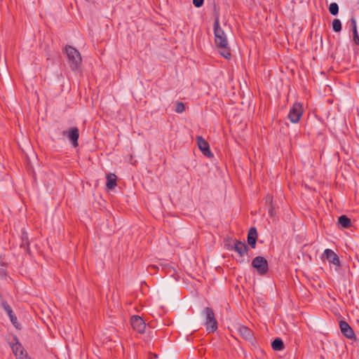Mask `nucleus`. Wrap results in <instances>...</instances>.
Returning <instances> with one entry per match:
<instances>
[{
	"label": "nucleus",
	"instance_id": "1",
	"mask_svg": "<svg viewBox=\"0 0 359 359\" xmlns=\"http://www.w3.org/2000/svg\"><path fill=\"white\" fill-rule=\"evenodd\" d=\"M215 41L217 47L219 49V53L226 59H230L231 54L229 43L224 30L219 27L218 20L214 23Z\"/></svg>",
	"mask_w": 359,
	"mask_h": 359
},
{
	"label": "nucleus",
	"instance_id": "2",
	"mask_svg": "<svg viewBox=\"0 0 359 359\" xmlns=\"http://www.w3.org/2000/svg\"><path fill=\"white\" fill-rule=\"evenodd\" d=\"M65 51L71 69L72 70L78 69L82 60L80 53L76 48L70 46H66Z\"/></svg>",
	"mask_w": 359,
	"mask_h": 359
},
{
	"label": "nucleus",
	"instance_id": "3",
	"mask_svg": "<svg viewBox=\"0 0 359 359\" xmlns=\"http://www.w3.org/2000/svg\"><path fill=\"white\" fill-rule=\"evenodd\" d=\"M202 315L205 318L206 330L208 332H215L217 329V323L212 309L210 307H205L202 311Z\"/></svg>",
	"mask_w": 359,
	"mask_h": 359
},
{
	"label": "nucleus",
	"instance_id": "4",
	"mask_svg": "<svg viewBox=\"0 0 359 359\" xmlns=\"http://www.w3.org/2000/svg\"><path fill=\"white\" fill-rule=\"evenodd\" d=\"M252 266L257 273L261 275H265L269 271V264L267 260L261 256H257L253 259Z\"/></svg>",
	"mask_w": 359,
	"mask_h": 359
},
{
	"label": "nucleus",
	"instance_id": "5",
	"mask_svg": "<svg viewBox=\"0 0 359 359\" xmlns=\"http://www.w3.org/2000/svg\"><path fill=\"white\" fill-rule=\"evenodd\" d=\"M302 114L303 110L302 104L299 102H295L290 110L288 118L292 123H296L299 121Z\"/></svg>",
	"mask_w": 359,
	"mask_h": 359
},
{
	"label": "nucleus",
	"instance_id": "6",
	"mask_svg": "<svg viewBox=\"0 0 359 359\" xmlns=\"http://www.w3.org/2000/svg\"><path fill=\"white\" fill-rule=\"evenodd\" d=\"M130 323L133 329L136 332L142 334L145 331L146 324L143 319L139 316H133L130 318Z\"/></svg>",
	"mask_w": 359,
	"mask_h": 359
},
{
	"label": "nucleus",
	"instance_id": "7",
	"mask_svg": "<svg viewBox=\"0 0 359 359\" xmlns=\"http://www.w3.org/2000/svg\"><path fill=\"white\" fill-rule=\"evenodd\" d=\"M63 135H67L68 137L74 147H76L78 146L79 132V129L76 127L71 128L68 130H64Z\"/></svg>",
	"mask_w": 359,
	"mask_h": 359
},
{
	"label": "nucleus",
	"instance_id": "8",
	"mask_svg": "<svg viewBox=\"0 0 359 359\" xmlns=\"http://www.w3.org/2000/svg\"><path fill=\"white\" fill-rule=\"evenodd\" d=\"M339 328L342 334L349 339H355V336L353 329L344 320H340Z\"/></svg>",
	"mask_w": 359,
	"mask_h": 359
},
{
	"label": "nucleus",
	"instance_id": "9",
	"mask_svg": "<svg viewBox=\"0 0 359 359\" xmlns=\"http://www.w3.org/2000/svg\"><path fill=\"white\" fill-rule=\"evenodd\" d=\"M229 249L237 252L241 257L247 255L248 251L247 245L245 243L237 240L233 241V245Z\"/></svg>",
	"mask_w": 359,
	"mask_h": 359
},
{
	"label": "nucleus",
	"instance_id": "10",
	"mask_svg": "<svg viewBox=\"0 0 359 359\" xmlns=\"http://www.w3.org/2000/svg\"><path fill=\"white\" fill-rule=\"evenodd\" d=\"M196 140L198 147L199 149L203 152V154L208 157L212 156V154L210 150L208 142L206 140H205L201 136H198L196 137Z\"/></svg>",
	"mask_w": 359,
	"mask_h": 359
},
{
	"label": "nucleus",
	"instance_id": "11",
	"mask_svg": "<svg viewBox=\"0 0 359 359\" xmlns=\"http://www.w3.org/2000/svg\"><path fill=\"white\" fill-rule=\"evenodd\" d=\"M238 332L243 339L250 341L251 344L253 343L255 339L254 334L252 330L248 327L241 325L238 329Z\"/></svg>",
	"mask_w": 359,
	"mask_h": 359
},
{
	"label": "nucleus",
	"instance_id": "12",
	"mask_svg": "<svg viewBox=\"0 0 359 359\" xmlns=\"http://www.w3.org/2000/svg\"><path fill=\"white\" fill-rule=\"evenodd\" d=\"M324 256L330 263L333 264L337 266H340L339 259L333 250L330 249H326L324 251Z\"/></svg>",
	"mask_w": 359,
	"mask_h": 359
},
{
	"label": "nucleus",
	"instance_id": "13",
	"mask_svg": "<svg viewBox=\"0 0 359 359\" xmlns=\"http://www.w3.org/2000/svg\"><path fill=\"white\" fill-rule=\"evenodd\" d=\"M257 239V233L255 227H252L248 231V243L252 248H255Z\"/></svg>",
	"mask_w": 359,
	"mask_h": 359
},
{
	"label": "nucleus",
	"instance_id": "14",
	"mask_svg": "<svg viewBox=\"0 0 359 359\" xmlns=\"http://www.w3.org/2000/svg\"><path fill=\"white\" fill-rule=\"evenodd\" d=\"M9 344L12 348L13 353H14V355L15 356H16V354L22 353V351L24 350L23 346L19 342V341L16 337H14L13 338V341L9 342Z\"/></svg>",
	"mask_w": 359,
	"mask_h": 359
},
{
	"label": "nucleus",
	"instance_id": "15",
	"mask_svg": "<svg viewBox=\"0 0 359 359\" xmlns=\"http://www.w3.org/2000/svg\"><path fill=\"white\" fill-rule=\"evenodd\" d=\"M106 186L109 189H113L116 186V176L113 173L107 175Z\"/></svg>",
	"mask_w": 359,
	"mask_h": 359
},
{
	"label": "nucleus",
	"instance_id": "16",
	"mask_svg": "<svg viewBox=\"0 0 359 359\" xmlns=\"http://www.w3.org/2000/svg\"><path fill=\"white\" fill-rule=\"evenodd\" d=\"M351 219L346 215H341L338 219V224L341 228H348L351 226Z\"/></svg>",
	"mask_w": 359,
	"mask_h": 359
},
{
	"label": "nucleus",
	"instance_id": "17",
	"mask_svg": "<svg viewBox=\"0 0 359 359\" xmlns=\"http://www.w3.org/2000/svg\"><path fill=\"white\" fill-rule=\"evenodd\" d=\"M271 346L275 351H281L284 348V344L280 338H276L272 341Z\"/></svg>",
	"mask_w": 359,
	"mask_h": 359
},
{
	"label": "nucleus",
	"instance_id": "18",
	"mask_svg": "<svg viewBox=\"0 0 359 359\" xmlns=\"http://www.w3.org/2000/svg\"><path fill=\"white\" fill-rule=\"evenodd\" d=\"M329 11L332 15H336L339 13V6L337 3H332L329 6Z\"/></svg>",
	"mask_w": 359,
	"mask_h": 359
},
{
	"label": "nucleus",
	"instance_id": "19",
	"mask_svg": "<svg viewBox=\"0 0 359 359\" xmlns=\"http://www.w3.org/2000/svg\"><path fill=\"white\" fill-rule=\"evenodd\" d=\"M332 29L335 32H339L341 29V22L339 19H334L332 22Z\"/></svg>",
	"mask_w": 359,
	"mask_h": 359
},
{
	"label": "nucleus",
	"instance_id": "20",
	"mask_svg": "<svg viewBox=\"0 0 359 359\" xmlns=\"http://www.w3.org/2000/svg\"><path fill=\"white\" fill-rule=\"evenodd\" d=\"M6 263L2 261L1 257H0V278H4L6 276Z\"/></svg>",
	"mask_w": 359,
	"mask_h": 359
},
{
	"label": "nucleus",
	"instance_id": "21",
	"mask_svg": "<svg viewBox=\"0 0 359 359\" xmlns=\"http://www.w3.org/2000/svg\"><path fill=\"white\" fill-rule=\"evenodd\" d=\"M1 306L4 308L5 311L8 313V315H11V313H13L11 307L9 306V304L6 302L2 301Z\"/></svg>",
	"mask_w": 359,
	"mask_h": 359
},
{
	"label": "nucleus",
	"instance_id": "22",
	"mask_svg": "<svg viewBox=\"0 0 359 359\" xmlns=\"http://www.w3.org/2000/svg\"><path fill=\"white\" fill-rule=\"evenodd\" d=\"M22 243L20 245V247H28V236L27 233H22Z\"/></svg>",
	"mask_w": 359,
	"mask_h": 359
},
{
	"label": "nucleus",
	"instance_id": "23",
	"mask_svg": "<svg viewBox=\"0 0 359 359\" xmlns=\"http://www.w3.org/2000/svg\"><path fill=\"white\" fill-rule=\"evenodd\" d=\"M184 109H185L184 104L181 102H178L176 104V109H175L176 112L182 113L184 111Z\"/></svg>",
	"mask_w": 359,
	"mask_h": 359
},
{
	"label": "nucleus",
	"instance_id": "24",
	"mask_svg": "<svg viewBox=\"0 0 359 359\" xmlns=\"http://www.w3.org/2000/svg\"><path fill=\"white\" fill-rule=\"evenodd\" d=\"M16 359H30L25 349L18 354H16Z\"/></svg>",
	"mask_w": 359,
	"mask_h": 359
},
{
	"label": "nucleus",
	"instance_id": "25",
	"mask_svg": "<svg viewBox=\"0 0 359 359\" xmlns=\"http://www.w3.org/2000/svg\"><path fill=\"white\" fill-rule=\"evenodd\" d=\"M353 41H354L356 45L359 46V36L358 34L357 27H355V29H353Z\"/></svg>",
	"mask_w": 359,
	"mask_h": 359
},
{
	"label": "nucleus",
	"instance_id": "26",
	"mask_svg": "<svg viewBox=\"0 0 359 359\" xmlns=\"http://www.w3.org/2000/svg\"><path fill=\"white\" fill-rule=\"evenodd\" d=\"M9 318H10V320L11 321V323H13V325L14 326H15L16 327H18V320H17V318L16 316H15V314L13 313H11V315H8Z\"/></svg>",
	"mask_w": 359,
	"mask_h": 359
},
{
	"label": "nucleus",
	"instance_id": "27",
	"mask_svg": "<svg viewBox=\"0 0 359 359\" xmlns=\"http://www.w3.org/2000/svg\"><path fill=\"white\" fill-rule=\"evenodd\" d=\"M204 0H193V4L196 8H200L203 6Z\"/></svg>",
	"mask_w": 359,
	"mask_h": 359
},
{
	"label": "nucleus",
	"instance_id": "28",
	"mask_svg": "<svg viewBox=\"0 0 359 359\" xmlns=\"http://www.w3.org/2000/svg\"><path fill=\"white\" fill-rule=\"evenodd\" d=\"M269 214L272 217H274L276 215V210H275V208L273 207V205H270V208L269 209Z\"/></svg>",
	"mask_w": 359,
	"mask_h": 359
},
{
	"label": "nucleus",
	"instance_id": "29",
	"mask_svg": "<svg viewBox=\"0 0 359 359\" xmlns=\"http://www.w3.org/2000/svg\"><path fill=\"white\" fill-rule=\"evenodd\" d=\"M266 203H269V205H273V197L270 195H267L266 197Z\"/></svg>",
	"mask_w": 359,
	"mask_h": 359
},
{
	"label": "nucleus",
	"instance_id": "30",
	"mask_svg": "<svg viewBox=\"0 0 359 359\" xmlns=\"http://www.w3.org/2000/svg\"><path fill=\"white\" fill-rule=\"evenodd\" d=\"M351 22L353 27V29H355V27H357L356 20H355V18H352L351 19Z\"/></svg>",
	"mask_w": 359,
	"mask_h": 359
}]
</instances>
